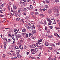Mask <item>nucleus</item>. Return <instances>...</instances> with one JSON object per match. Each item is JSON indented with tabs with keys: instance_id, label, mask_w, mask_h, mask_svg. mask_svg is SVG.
Returning a JSON list of instances; mask_svg holds the SVG:
<instances>
[{
	"instance_id": "obj_1",
	"label": "nucleus",
	"mask_w": 60,
	"mask_h": 60,
	"mask_svg": "<svg viewBox=\"0 0 60 60\" xmlns=\"http://www.w3.org/2000/svg\"><path fill=\"white\" fill-rule=\"evenodd\" d=\"M58 8V6H56L55 7H54L53 8V10L55 11H57L58 12V10H57V9Z\"/></svg>"
},
{
	"instance_id": "obj_2",
	"label": "nucleus",
	"mask_w": 60,
	"mask_h": 60,
	"mask_svg": "<svg viewBox=\"0 0 60 60\" xmlns=\"http://www.w3.org/2000/svg\"><path fill=\"white\" fill-rule=\"evenodd\" d=\"M15 14V16L17 17H20V16H19V14L17 13H16Z\"/></svg>"
},
{
	"instance_id": "obj_3",
	"label": "nucleus",
	"mask_w": 60,
	"mask_h": 60,
	"mask_svg": "<svg viewBox=\"0 0 60 60\" xmlns=\"http://www.w3.org/2000/svg\"><path fill=\"white\" fill-rule=\"evenodd\" d=\"M52 9H50L48 11V12L50 14L52 13Z\"/></svg>"
},
{
	"instance_id": "obj_4",
	"label": "nucleus",
	"mask_w": 60,
	"mask_h": 60,
	"mask_svg": "<svg viewBox=\"0 0 60 60\" xmlns=\"http://www.w3.org/2000/svg\"><path fill=\"white\" fill-rule=\"evenodd\" d=\"M19 48L20 49L22 50L23 49V46H22V45H21L20 46H19Z\"/></svg>"
},
{
	"instance_id": "obj_5",
	"label": "nucleus",
	"mask_w": 60,
	"mask_h": 60,
	"mask_svg": "<svg viewBox=\"0 0 60 60\" xmlns=\"http://www.w3.org/2000/svg\"><path fill=\"white\" fill-rule=\"evenodd\" d=\"M48 23L49 25H51V23H52V21L50 20L49 22Z\"/></svg>"
},
{
	"instance_id": "obj_6",
	"label": "nucleus",
	"mask_w": 60,
	"mask_h": 60,
	"mask_svg": "<svg viewBox=\"0 0 60 60\" xmlns=\"http://www.w3.org/2000/svg\"><path fill=\"white\" fill-rule=\"evenodd\" d=\"M20 52V50H16V54H19V53Z\"/></svg>"
},
{
	"instance_id": "obj_7",
	"label": "nucleus",
	"mask_w": 60,
	"mask_h": 60,
	"mask_svg": "<svg viewBox=\"0 0 60 60\" xmlns=\"http://www.w3.org/2000/svg\"><path fill=\"white\" fill-rule=\"evenodd\" d=\"M36 46L35 45H32V46L31 47V48H34Z\"/></svg>"
},
{
	"instance_id": "obj_8",
	"label": "nucleus",
	"mask_w": 60,
	"mask_h": 60,
	"mask_svg": "<svg viewBox=\"0 0 60 60\" xmlns=\"http://www.w3.org/2000/svg\"><path fill=\"white\" fill-rule=\"evenodd\" d=\"M16 36H17V37L19 38H21V36L19 34L17 35Z\"/></svg>"
},
{
	"instance_id": "obj_9",
	"label": "nucleus",
	"mask_w": 60,
	"mask_h": 60,
	"mask_svg": "<svg viewBox=\"0 0 60 60\" xmlns=\"http://www.w3.org/2000/svg\"><path fill=\"white\" fill-rule=\"evenodd\" d=\"M45 46H49V43L47 42H45Z\"/></svg>"
},
{
	"instance_id": "obj_10",
	"label": "nucleus",
	"mask_w": 60,
	"mask_h": 60,
	"mask_svg": "<svg viewBox=\"0 0 60 60\" xmlns=\"http://www.w3.org/2000/svg\"><path fill=\"white\" fill-rule=\"evenodd\" d=\"M6 46H7V45H6V43L5 42V44L4 45V49H6Z\"/></svg>"
},
{
	"instance_id": "obj_11",
	"label": "nucleus",
	"mask_w": 60,
	"mask_h": 60,
	"mask_svg": "<svg viewBox=\"0 0 60 60\" xmlns=\"http://www.w3.org/2000/svg\"><path fill=\"white\" fill-rule=\"evenodd\" d=\"M32 33H33V34H36V30H33L32 31Z\"/></svg>"
},
{
	"instance_id": "obj_12",
	"label": "nucleus",
	"mask_w": 60,
	"mask_h": 60,
	"mask_svg": "<svg viewBox=\"0 0 60 60\" xmlns=\"http://www.w3.org/2000/svg\"><path fill=\"white\" fill-rule=\"evenodd\" d=\"M22 4L24 6H26V5L27 4L26 3H24V2H23Z\"/></svg>"
},
{
	"instance_id": "obj_13",
	"label": "nucleus",
	"mask_w": 60,
	"mask_h": 60,
	"mask_svg": "<svg viewBox=\"0 0 60 60\" xmlns=\"http://www.w3.org/2000/svg\"><path fill=\"white\" fill-rule=\"evenodd\" d=\"M18 58H20V57H22V56L20 55H19L17 56Z\"/></svg>"
},
{
	"instance_id": "obj_14",
	"label": "nucleus",
	"mask_w": 60,
	"mask_h": 60,
	"mask_svg": "<svg viewBox=\"0 0 60 60\" xmlns=\"http://www.w3.org/2000/svg\"><path fill=\"white\" fill-rule=\"evenodd\" d=\"M24 11H28V10L27 9V8H24L23 9Z\"/></svg>"
},
{
	"instance_id": "obj_15",
	"label": "nucleus",
	"mask_w": 60,
	"mask_h": 60,
	"mask_svg": "<svg viewBox=\"0 0 60 60\" xmlns=\"http://www.w3.org/2000/svg\"><path fill=\"white\" fill-rule=\"evenodd\" d=\"M17 58V57H14V58L12 57V58L11 59L12 60H15V59H16Z\"/></svg>"
},
{
	"instance_id": "obj_16",
	"label": "nucleus",
	"mask_w": 60,
	"mask_h": 60,
	"mask_svg": "<svg viewBox=\"0 0 60 60\" xmlns=\"http://www.w3.org/2000/svg\"><path fill=\"white\" fill-rule=\"evenodd\" d=\"M22 32H26V30L25 29H24L22 30Z\"/></svg>"
},
{
	"instance_id": "obj_17",
	"label": "nucleus",
	"mask_w": 60,
	"mask_h": 60,
	"mask_svg": "<svg viewBox=\"0 0 60 60\" xmlns=\"http://www.w3.org/2000/svg\"><path fill=\"white\" fill-rule=\"evenodd\" d=\"M13 8L14 9H16L17 8L16 7V6L14 5L13 6Z\"/></svg>"
},
{
	"instance_id": "obj_18",
	"label": "nucleus",
	"mask_w": 60,
	"mask_h": 60,
	"mask_svg": "<svg viewBox=\"0 0 60 60\" xmlns=\"http://www.w3.org/2000/svg\"><path fill=\"white\" fill-rule=\"evenodd\" d=\"M48 38H52V36L51 35V36H48Z\"/></svg>"
},
{
	"instance_id": "obj_19",
	"label": "nucleus",
	"mask_w": 60,
	"mask_h": 60,
	"mask_svg": "<svg viewBox=\"0 0 60 60\" xmlns=\"http://www.w3.org/2000/svg\"><path fill=\"white\" fill-rule=\"evenodd\" d=\"M27 10H28H28H29L30 11H31V9H30V7H28L27 8Z\"/></svg>"
},
{
	"instance_id": "obj_20",
	"label": "nucleus",
	"mask_w": 60,
	"mask_h": 60,
	"mask_svg": "<svg viewBox=\"0 0 60 60\" xmlns=\"http://www.w3.org/2000/svg\"><path fill=\"white\" fill-rule=\"evenodd\" d=\"M20 20L19 18H17L16 20L17 21H19Z\"/></svg>"
},
{
	"instance_id": "obj_21",
	"label": "nucleus",
	"mask_w": 60,
	"mask_h": 60,
	"mask_svg": "<svg viewBox=\"0 0 60 60\" xmlns=\"http://www.w3.org/2000/svg\"><path fill=\"white\" fill-rule=\"evenodd\" d=\"M25 18L26 19H29V18L28 16H26V17H25Z\"/></svg>"
},
{
	"instance_id": "obj_22",
	"label": "nucleus",
	"mask_w": 60,
	"mask_h": 60,
	"mask_svg": "<svg viewBox=\"0 0 60 60\" xmlns=\"http://www.w3.org/2000/svg\"><path fill=\"white\" fill-rule=\"evenodd\" d=\"M40 26L38 28V29L39 31H41V27H40Z\"/></svg>"
},
{
	"instance_id": "obj_23",
	"label": "nucleus",
	"mask_w": 60,
	"mask_h": 60,
	"mask_svg": "<svg viewBox=\"0 0 60 60\" xmlns=\"http://www.w3.org/2000/svg\"><path fill=\"white\" fill-rule=\"evenodd\" d=\"M44 23H45V24H45V25H47V22H46V21H44Z\"/></svg>"
},
{
	"instance_id": "obj_24",
	"label": "nucleus",
	"mask_w": 60,
	"mask_h": 60,
	"mask_svg": "<svg viewBox=\"0 0 60 60\" xmlns=\"http://www.w3.org/2000/svg\"><path fill=\"white\" fill-rule=\"evenodd\" d=\"M30 7L31 9H33V6H32V5H30Z\"/></svg>"
},
{
	"instance_id": "obj_25",
	"label": "nucleus",
	"mask_w": 60,
	"mask_h": 60,
	"mask_svg": "<svg viewBox=\"0 0 60 60\" xmlns=\"http://www.w3.org/2000/svg\"><path fill=\"white\" fill-rule=\"evenodd\" d=\"M35 51H36V52H37V51H38V49L37 48L35 49Z\"/></svg>"
},
{
	"instance_id": "obj_26",
	"label": "nucleus",
	"mask_w": 60,
	"mask_h": 60,
	"mask_svg": "<svg viewBox=\"0 0 60 60\" xmlns=\"http://www.w3.org/2000/svg\"><path fill=\"white\" fill-rule=\"evenodd\" d=\"M23 2H21V1H20L19 2L20 4H23Z\"/></svg>"
},
{
	"instance_id": "obj_27",
	"label": "nucleus",
	"mask_w": 60,
	"mask_h": 60,
	"mask_svg": "<svg viewBox=\"0 0 60 60\" xmlns=\"http://www.w3.org/2000/svg\"><path fill=\"white\" fill-rule=\"evenodd\" d=\"M52 24H54V25L56 24V21H54V22Z\"/></svg>"
},
{
	"instance_id": "obj_28",
	"label": "nucleus",
	"mask_w": 60,
	"mask_h": 60,
	"mask_svg": "<svg viewBox=\"0 0 60 60\" xmlns=\"http://www.w3.org/2000/svg\"><path fill=\"white\" fill-rule=\"evenodd\" d=\"M56 45H59L60 44V43H56Z\"/></svg>"
},
{
	"instance_id": "obj_29",
	"label": "nucleus",
	"mask_w": 60,
	"mask_h": 60,
	"mask_svg": "<svg viewBox=\"0 0 60 60\" xmlns=\"http://www.w3.org/2000/svg\"><path fill=\"white\" fill-rule=\"evenodd\" d=\"M16 36V39L17 40H18V37H17V36L16 35H15Z\"/></svg>"
},
{
	"instance_id": "obj_30",
	"label": "nucleus",
	"mask_w": 60,
	"mask_h": 60,
	"mask_svg": "<svg viewBox=\"0 0 60 60\" xmlns=\"http://www.w3.org/2000/svg\"><path fill=\"white\" fill-rule=\"evenodd\" d=\"M42 41V40L40 39L38 41L39 42H41Z\"/></svg>"
},
{
	"instance_id": "obj_31",
	"label": "nucleus",
	"mask_w": 60,
	"mask_h": 60,
	"mask_svg": "<svg viewBox=\"0 0 60 60\" xmlns=\"http://www.w3.org/2000/svg\"><path fill=\"white\" fill-rule=\"evenodd\" d=\"M49 49H50V50H52L53 49L52 48L50 47H49Z\"/></svg>"
},
{
	"instance_id": "obj_32",
	"label": "nucleus",
	"mask_w": 60,
	"mask_h": 60,
	"mask_svg": "<svg viewBox=\"0 0 60 60\" xmlns=\"http://www.w3.org/2000/svg\"><path fill=\"white\" fill-rule=\"evenodd\" d=\"M40 16H42V17H44L45 16L44 15L42 14H40Z\"/></svg>"
},
{
	"instance_id": "obj_33",
	"label": "nucleus",
	"mask_w": 60,
	"mask_h": 60,
	"mask_svg": "<svg viewBox=\"0 0 60 60\" xmlns=\"http://www.w3.org/2000/svg\"><path fill=\"white\" fill-rule=\"evenodd\" d=\"M15 48L16 49H19V47H18V46H16L15 47Z\"/></svg>"
},
{
	"instance_id": "obj_34",
	"label": "nucleus",
	"mask_w": 60,
	"mask_h": 60,
	"mask_svg": "<svg viewBox=\"0 0 60 60\" xmlns=\"http://www.w3.org/2000/svg\"><path fill=\"white\" fill-rule=\"evenodd\" d=\"M14 32H16L17 31V29H15L14 30Z\"/></svg>"
},
{
	"instance_id": "obj_35",
	"label": "nucleus",
	"mask_w": 60,
	"mask_h": 60,
	"mask_svg": "<svg viewBox=\"0 0 60 60\" xmlns=\"http://www.w3.org/2000/svg\"><path fill=\"white\" fill-rule=\"evenodd\" d=\"M20 10L21 11H22L23 10V9L22 8H20Z\"/></svg>"
},
{
	"instance_id": "obj_36",
	"label": "nucleus",
	"mask_w": 60,
	"mask_h": 60,
	"mask_svg": "<svg viewBox=\"0 0 60 60\" xmlns=\"http://www.w3.org/2000/svg\"><path fill=\"white\" fill-rule=\"evenodd\" d=\"M29 37H30V36H31V35H33V34L31 33H29Z\"/></svg>"
},
{
	"instance_id": "obj_37",
	"label": "nucleus",
	"mask_w": 60,
	"mask_h": 60,
	"mask_svg": "<svg viewBox=\"0 0 60 60\" xmlns=\"http://www.w3.org/2000/svg\"><path fill=\"white\" fill-rule=\"evenodd\" d=\"M22 1L24 2H26V0H22Z\"/></svg>"
},
{
	"instance_id": "obj_38",
	"label": "nucleus",
	"mask_w": 60,
	"mask_h": 60,
	"mask_svg": "<svg viewBox=\"0 0 60 60\" xmlns=\"http://www.w3.org/2000/svg\"><path fill=\"white\" fill-rule=\"evenodd\" d=\"M45 2L47 3H49V2L48 1V0H46Z\"/></svg>"
},
{
	"instance_id": "obj_39",
	"label": "nucleus",
	"mask_w": 60,
	"mask_h": 60,
	"mask_svg": "<svg viewBox=\"0 0 60 60\" xmlns=\"http://www.w3.org/2000/svg\"><path fill=\"white\" fill-rule=\"evenodd\" d=\"M56 36H57L59 38H60V36L58 35L57 33H56Z\"/></svg>"
},
{
	"instance_id": "obj_40",
	"label": "nucleus",
	"mask_w": 60,
	"mask_h": 60,
	"mask_svg": "<svg viewBox=\"0 0 60 60\" xmlns=\"http://www.w3.org/2000/svg\"><path fill=\"white\" fill-rule=\"evenodd\" d=\"M26 38H27V37H28V34H26Z\"/></svg>"
},
{
	"instance_id": "obj_41",
	"label": "nucleus",
	"mask_w": 60,
	"mask_h": 60,
	"mask_svg": "<svg viewBox=\"0 0 60 60\" xmlns=\"http://www.w3.org/2000/svg\"><path fill=\"white\" fill-rule=\"evenodd\" d=\"M3 56L4 57H5V56H6V55H5V54H3Z\"/></svg>"
},
{
	"instance_id": "obj_42",
	"label": "nucleus",
	"mask_w": 60,
	"mask_h": 60,
	"mask_svg": "<svg viewBox=\"0 0 60 60\" xmlns=\"http://www.w3.org/2000/svg\"><path fill=\"white\" fill-rule=\"evenodd\" d=\"M46 19H47V20H48V21H49V20H49V18H46Z\"/></svg>"
},
{
	"instance_id": "obj_43",
	"label": "nucleus",
	"mask_w": 60,
	"mask_h": 60,
	"mask_svg": "<svg viewBox=\"0 0 60 60\" xmlns=\"http://www.w3.org/2000/svg\"><path fill=\"white\" fill-rule=\"evenodd\" d=\"M27 29H29V30H30V27L29 26H28L27 27Z\"/></svg>"
},
{
	"instance_id": "obj_44",
	"label": "nucleus",
	"mask_w": 60,
	"mask_h": 60,
	"mask_svg": "<svg viewBox=\"0 0 60 60\" xmlns=\"http://www.w3.org/2000/svg\"><path fill=\"white\" fill-rule=\"evenodd\" d=\"M8 35L9 36H10V37H12L10 33L8 34Z\"/></svg>"
},
{
	"instance_id": "obj_45",
	"label": "nucleus",
	"mask_w": 60,
	"mask_h": 60,
	"mask_svg": "<svg viewBox=\"0 0 60 60\" xmlns=\"http://www.w3.org/2000/svg\"><path fill=\"white\" fill-rule=\"evenodd\" d=\"M8 55H11V53H10V52H8Z\"/></svg>"
},
{
	"instance_id": "obj_46",
	"label": "nucleus",
	"mask_w": 60,
	"mask_h": 60,
	"mask_svg": "<svg viewBox=\"0 0 60 60\" xmlns=\"http://www.w3.org/2000/svg\"><path fill=\"white\" fill-rule=\"evenodd\" d=\"M56 16H57V17H59V15L58 14H56Z\"/></svg>"
},
{
	"instance_id": "obj_47",
	"label": "nucleus",
	"mask_w": 60,
	"mask_h": 60,
	"mask_svg": "<svg viewBox=\"0 0 60 60\" xmlns=\"http://www.w3.org/2000/svg\"><path fill=\"white\" fill-rule=\"evenodd\" d=\"M22 22L23 24H25V22H24V19L22 20Z\"/></svg>"
},
{
	"instance_id": "obj_48",
	"label": "nucleus",
	"mask_w": 60,
	"mask_h": 60,
	"mask_svg": "<svg viewBox=\"0 0 60 60\" xmlns=\"http://www.w3.org/2000/svg\"><path fill=\"white\" fill-rule=\"evenodd\" d=\"M24 48L25 49H26V46H24Z\"/></svg>"
},
{
	"instance_id": "obj_49",
	"label": "nucleus",
	"mask_w": 60,
	"mask_h": 60,
	"mask_svg": "<svg viewBox=\"0 0 60 60\" xmlns=\"http://www.w3.org/2000/svg\"><path fill=\"white\" fill-rule=\"evenodd\" d=\"M12 39H13V40L15 41V39L14 37L12 38Z\"/></svg>"
},
{
	"instance_id": "obj_50",
	"label": "nucleus",
	"mask_w": 60,
	"mask_h": 60,
	"mask_svg": "<svg viewBox=\"0 0 60 60\" xmlns=\"http://www.w3.org/2000/svg\"><path fill=\"white\" fill-rule=\"evenodd\" d=\"M31 37L32 38V39H34V38L35 39V38L34 37H33V36H32Z\"/></svg>"
},
{
	"instance_id": "obj_51",
	"label": "nucleus",
	"mask_w": 60,
	"mask_h": 60,
	"mask_svg": "<svg viewBox=\"0 0 60 60\" xmlns=\"http://www.w3.org/2000/svg\"><path fill=\"white\" fill-rule=\"evenodd\" d=\"M11 39H8V42H10V41H11Z\"/></svg>"
},
{
	"instance_id": "obj_52",
	"label": "nucleus",
	"mask_w": 60,
	"mask_h": 60,
	"mask_svg": "<svg viewBox=\"0 0 60 60\" xmlns=\"http://www.w3.org/2000/svg\"><path fill=\"white\" fill-rule=\"evenodd\" d=\"M52 45L53 46H54V47H56V46L54 44H52Z\"/></svg>"
},
{
	"instance_id": "obj_53",
	"label": "nucleus",
	"mask_w": 60,
	"mask_h": 60,
	"mask_svg": "<svg viewBox=\"0 0 60 60\" xmlns=\"http://www.w3.org/2000/svg\"><path fill=\"white\" fill-rule=\"evenodd\" d=\"M47 27L46 26L45 27V29L46 31H47Z\"/></svg>"
},
{
	"instance_id": "obj_54",
	"label": "nucleus",
	"mask_w": 60,
	"mask_h": 60,
	"mask_svg": "<svg viewBox=\"0 0 60 60\" xmlns=\"http://www.w3.org/2000/svg\"><path fill=\"white\" fill-rule=\"evenodd\" d=\"M37 42H38V43L39 45L41 44V43H40L39 41H38Z\"/></svg>"
},
{
	"instance_id": "obj_55",
	"label": "nucleus",
	"mask_w": 60,
	"mask_h": 60,
	"mask_svg": "<svg viewBox=\"0 0 60 60\" xmlns=\"http://www.w3.org/2000/svg\"><path fill=\"white\" fill-rule=\"evenodd\" d=\"M36 52H35V51H34L33 53H32V54H35L36 53Z\"/></svg>"
},
{
	"instance_id": "obj_56",
	"label": "nucleus",
	"mask_w": 60,
	"mask_h": 60,
	"mask_svg": "<svg viewBox=\"0 0 60 60\" xmlns=\"http://www.w3.org/2000/svg\"><path fill=\"white\" fill-rule=\"evenodd\" d=\"M0 12L1 13H3V12L2 10L0 11Z\"/></svg>"
},
{
	"instance_id": "obj_57",
	"label": "nucleus",
	"mask_w": 60,
	"mask_h": 60,
	"mask_svg": "<svg viewBox=\"0 0 60 60\" xmlns=\"http://www.w3.org/2000/svg\"><path fill=\"white\" fill-rule=\"evenodd\" d=\"M49 27L50 28H51V29H52V28H53V26H50Z\"/></svg>"
},
{
	"instance_id": "obj_58",
	"label": "nucleus",
	"mask_w": 60,
	"mask_h": 60,
	"mask_svg": "<svg viewBox=\"0 0 60 60\" xmlns=\"http://www.w3.org/2000/svg\"><path fill=\"white\" fill-rule=\"evenodd\" d=\"M23 14L24 15H26V12H24L23 13Z\"/></svg>"
},
{
	"instance_id": "obj_59",
	"label": "nucleus",
	"mask_w": 60,
	"mask_h": 60,
	"mask_svg": "<svg viewBox=\"0 0 60 60\" xmlns=\"http://www.w3.org/2000/svg\"><path fill=\"white\" fill-rule=\"evenodd\" d=\"M0 17H4V15H0Z\"/></svg>"
},
{
	"instance_id": "obj_60",
	"label": "nucleus",
	"mask_w": 60,
	"mask_h": 60,
	"mask_svg": "<svg viewBox=\"0 0 60 60\" xmlns=\"http://www.w3.org/2000/svg\"><path fill=\"white\" fill-rule=\"evenodd\" d=\"M59 0H56V2L57 3H58V2H59Z\"/></svg>"
},
{
	"instance_id": "obj_61",
	"label": "nucleus",
	"mask_w": 60,
	"mask_h": 60,
	"mask_svg": "<svg viewBox=\"0 0 60 60\" xmlns=\"http://www.w3.org/2000/svg\"><path fill=\"white\" fill-rule=\"evenodd\" d=\"M45 7L46 8H48V5H45Z\"/></svg>"
},
{
	"instance_id": "obj_62",
	"label": "nucleus",
	"mask_w": 60,
	"mask_h": 60,
	"mask_svg": "<svg viewBox=\"0 0 60 60\" xmlns=\"http://www.w3.org/2000/svg\"><path fill=\"white\" fill-rule=\"evenodd\" d=\"M2 11H3V12H4L5 11V9H3L2 10H1Z\"/></svg>"
},
{
	"instance_id": "obj_63",
	"label": "nucleus",
	"mask_w": 60,
	"mask_h": 60,
	"mask_svg": "<svg viewBox=\"0 0 60 60\" xmlns=\"http://www.w3.org/2000/svg\"><path fill=\"white\" fill-rule=\"evenodd\" d=\"M35 45L36 46H38V43H36L35 44Z\"/></svg>"
},
{
	"instance_id": "obj_64",
	"label": "nucleus",
	"mask_w": 60,
	"mask_h": 60,
	"mask_svg": "<svg viewBox=\"0 0 60 60\" xmlns=\"http://www.w3.org/2000/svg\"><path fill=\"white\" fill-rule=\"evenodd\" d=\"M32 28H34V29H35V27H34V25H33L32 26Z\"/></svg>"
}]
</instances>
